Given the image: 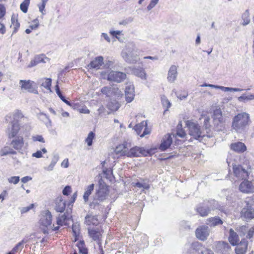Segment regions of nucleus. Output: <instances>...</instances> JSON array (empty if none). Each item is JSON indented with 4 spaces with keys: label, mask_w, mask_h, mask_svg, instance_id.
Listing matches in <instances>:
<instances>
[{
    "label": "nucleus",
    "mask_w": 254,
    "mask_h": 254,
    "mask_svg": "<svg viewBox=\"0 0 254 254\" xmlns=\"http://www.w3.org/2000/svg\"><path fill=\"white\" fill-rule=\"evenodd\" d=\"M251 123L250 114L245 112H242L233 117L231 127L236 132L242 133L246 131Z\"/></svg>",
    "instance_id": "obj_1"
},
{
    "label": "nucleus",
    "mask_w": 254,
    "mask_h": 254,
    "mask_svg": "<svg viewBox=\"0 0 254 254\" xmlns=\"http://www.w3.org/2000/svg\"><path fill=\"white\" fill-rule=\"evenodd\" d=\"M139 51L133 43H128L122 52V57L124 60L129 64H135L139 59Z\"/></svg>",
    "instance_id": "obj_2"
},
{
    "label": "nucleus",
    "mask_w": 254,
    "mask_h": 254,
    "mask_svg": "<svg viewBox=\"0 0 254 254\" xmlns=\"http://www.w3.org/2000/svg\"><path fill=\"white\" fill-rule=\"evenodd\" d=\"M52 215L49 210H44L41 212V216L40 220L41 226L43 232L44 234H48L49 230L52 229L53 231H57L59 229V226L52 225Z\"/></svg>",
    "instance_id": "obj_3"
},
{
    "label": "nucleus",
    "mask_w": 254,
    "mask_h": 254,
    "mask_svg": "<svg viewBox=\"0 0 254 254\" xmlns=\"http://www.w3.org/2000/svg\"><path fill=\"white\" fill-rule=\"evenodd\" d=\"M155 153V149L150 148L149 149H145L144 148H140L135 146L130 148L129 150H127L126 156L128 157H134L140 156L142 155L144 156L151 155Z\"/></svg>",
    "instance_id": "obj_4"
},
{
    "label": "nucleus",
    "mask_w": 254,
    "mask_h": 254,
    "mask_svg": "<svg viewBox=\"0 0 254 254\" xmlns=\"http://www.w3.org/2000/svg\"><path fill=\"white\" fill-rule=\"evenodd\" d=\"M189 129V134L196 139H199L204 136L198 124L187 121L186 123Z\"/></svg>",
    "instance_id": "obj_5"
},
{
    "label": "nucleus",
    "mask_w": 254,
    "mask_h": 254,
    "mask_svg": "<svg viewBox=\"0 0 254 254\" xmlns=\"http://www.w3.org/2000/svg\"><path fill=\"white\" fill-rule=\"evenodd\" d=\"M212 119L214 127L218 130H222L224 127L225 120L223 117L222 111L220 109L214 111Z\"/></svg>",
    "instance_id": "obj_6"
},
{
    "label": "nucleus",
    "mask_w": 254,
    "mask_h": 254,
    "mask_svg": "<svg viewBox=\"0 0 254 254\" xmlns=\"http://www.w3.org/2000/svg\"><path fill=\"white\" fill-rule=\"evenodd\" d=\"M6 133L9 139L14 138L18 135H20L21 131L19 123H9L6 129Z\"/></svg>",
    "instance_id": "obj_7"
},
{
    "label": "nucleus",
    "mask_w": 254,
    "mask_h": 254,
    "mask_svg": "<svg viewBox=\"0 0 254 254\" xmlns=\"http://www.w3.org/2000/svg\"><path fill=\"white\" fill-rule=\"evenodd\" d=\"M21 88L22 90L26 91L29 93L38 94V92L34 81L30 80H20L19 81Z\"/></svg>",
    "instance_id": "obj_8"
},
{
    "label": "nucleus",
    "mask_w": 254,
    "mask_h": 254,
    "mask_svg": "<svg viewBox=\"0 0 254 254\" xmlns=\"http://www.w3.org/2000/svg\"><path fill=\"white\" fill-rule=\"evenodd\" d=\"M233 173L238 180H246L249 174V171L240 165H233Z\"/></svg>",
    "instance_id": "obj_9"
},
{
    "label": "nucleus",
    "mask_w": 254,
    "mask_h": 254,
    "mask_svg": "<svg viewBox=\"0 0 254 254\" xmlns=\"http://www.w3.org/2000/svg\"><path fill=\"white\" fill-rule=\"evenodd\" d=\"M101 92L107 97H119L122 95V92L119 89L117 86L112 87L105 86L101 88Z\"/></svg>",
    "instance_id": "obj_10"
},
{
    "label": "nucleus",
    "mask_w": 254,
    "mask_h": 254,
    "mask_svg": "<svg viewBox=\"0 0 254 254\" xmlns=\"http://www.w3.org/2000/svg\"><path fill=\"white\" fill-rule=\"evenodd\" d=\"M127 75L125 73L117 71H110L107 74V79L120 83L126 78Z\"/></svg>",
    "instance_id": "obj_11"
},
{
    "label": "nucleus",
    "mask_w": 254,
    "mask_h": 254,
    "mask_svg": "<svg viewBox=\"0 0 254 254\" xmlns=\"http://www.w3.org/2000/svg\"><path fill=\"white\" fill-rule=\"evenodd\" d=\"M210 230L208 226L202 225L197 228L195 231L196 237L199 240L205 241L209 236Z\"/></svg>",
    "instance_id": "obj_12"
},
{
    "label": "nucleus",
    "mask_w": 254,
    "mask_h": 254,
    "mask_svg": "<svg viewBox=\"0 0 254 254\" xmlns=\"http://www.w3.org/2000/svg\"><path fill=\"white\" fill-rule=\"evenodd\" d=\"M109 194L108 187L106 185H100L99 189L96 192L95 196L100 201H103L107 198Z\"/></svg>",
    "instance_id": "obj_13"
},
{
    "label": "nucleus",
    "mask_w": 254,
    "mask_h": 254,
    "mask_svg": "<svg viewBox=\"0 0 254 254\" xmlns=\"http://www.w3.org/2000/svg\"><path fill=\"white\" fill-rule=\"evenodd\" d=\"M23 118L24 115L22 113L20 110H17L6 115L5 120L9 123H18L19 120Z\"/></svg>",
    "instance_id": "obj_14"
},
{
    "label": "nucleus",
    "mask_w": 254,
    "mask_h": 254,
    "mask_svg": "<svg viewBox=\"0 0 254 254\" xmlns=\"http://www.w3.org/2000/svg\"><path fill=\"white\" fill-rule=\"evenodd\" d=\"M245 205L241 211L243 217L247 219H252L254 218V209L249 204L247 201L244 202Z\"/></svg>",
    "instance_id": "obj_15"
},
{
    "label": "nucleus",
    "mask_w": 254,
    "mask_h": 254,
    "mask_svg": "<svg viewBox=\"0 0 254 254\" xmlns=\"http://www.w3.org/2000/svg\"><path fill=\"white\" fill-rule=\"evenodd\" d=\"M131 147L130 143L127 141L124 142L122 144L117 146L115 150L116 154L120 155L121 156H126V154Z\"/></svg>",
    "instance_id": "obj_16"
},
{
    "label": "nucleus",
    "mask_w": 254,
    "mask_h": 254,
    "mask_svg": "<svg viewBox=\"0 0 254 254\" xmlns=\"http://www.w3.org/2000/svg\"><path fill=\"white\" fill-rule=\"evenodd\" d=\"M239 190L244 193H253L254 192V186L251 182H249L248 180L244 181L240 185Z\"/></svg>",
    "instance_id": "obj_17"
},
{
    "label": "nucleus",
    "mask_w": 254,
    "mask_h": 254,
    "mask_svg": "<svg viewBox=\"0 0 254 254\" xmlns=\"http://www.w3.org/2000/svg\"><path fill=\"white\" fill-rule=\"evenodd\" d=\"M12 138L13 139L10 142V145L12 147L18 151L22 150L24 144L23 136L21 135H18L17 136L14 137Z\"/></svg>",
    "instance_id": "obj_18"
},
{
    "label": "nucleus",
    "mask_w": 254,
    "mask_h": 254,
    "mask_svg": "<svg viewBox=\"0 0 254 254\" xmlns=\"http://www.w3.org/2000/svg\"><path fill=\"white\" fill-rule=\"evenodd\" d=\"M178 66L172 65L169 69L167 73V80L170 83H174L177 79L178 76Z\"/></svg>",
    "instance_id": "obj_19"
},
{
    "label": "nucleus",
    "mask_w": 254,
    "mask_h": 254,
    "mask_svg": "<svg viewBox=\"0 0 254 254\" xmlns=\"http://www.w3.org/2000/svg\"><path fill=\"white\" fill-rule=\"evenodd\" d=\"M125 93L127 102H131L134 99L135 96L133 84L131 83L127 84L125 88Z\"/></svg>",
    "instance_id": "obj_20"
},
{
    "label": "nucleus",
    "mask_w": 254,
    "mask_h": 254,
    "mask_svg": "<svg viewBox=\"0 0 254 254\" xmlns=\"http://www.w3.org/2000/svg\"><path fill=\"white\" fill-rule=\"evenodd\" d=\"M230 147L232 150L238 153H243L247 150L245 144L240 141L232 143Z\"/></svg>",
    "instance_id": "obj_21"
},
{
    "label": "nucleus",
    "mask_w": 254,
    "mask_h": 254,
    "mask_svg": "<svg viewBox=\"0 0 254 254\" xmlns=\"http://www.w3.org/2000/svg\"><path fill=\"white\" fill-rule=\"evenodd\" d=\"M104 58L102 56H98L96 57L90 63L87 65L89 68H93L96 70L100 68V67L103 64Z\"/></svg>",
    "instance_id": "obj_22"
},
{
    "label": "nucleus",
    "mask_w": 254,
    "mask_h": 254,
    "mask_svg": "<svg viewBox=\"0 0 254 254\" xmlns=\"http://www.w3.org/2000/svg\"><path fill=\"white\" fill-rule=\"evenodd\" d=\"M248 245V243L246 240H242L240 243H238L235 249V253L236 254H245L247 252Z\"/></svg>",
    "instance_id": "obj_23"
},
{
    "label": "nucleus",
    "mask_w": 254,
    "mask_h": 254,
    "mask_svg": "<svg viewBox=\"0 0 254 254\" xmlns=\"http://www.w3.org/2000/svg\"><path fill=\"white\" fill-rule=\"evenodd\" d=\"M201 247V243L198 242H194L191 244L190 249L184 252V254H198Z\"/></svg>",
    "instance_id": "obj_24"
},
{
    "label": "nucleus",
    "mask_w": 254,
    "mask_h": 254,
    "mask_svg": "<svg viewBox=\"0 0 254 254\" xmlns=\"http://www.w3.org/2000/svg\"><path fill=\"white\" fill-rule=\"evenodd\" d=\"M172 142V139L170 134H167L163 137L160 145V149L161 151H165L168 148Z\"/></svg>",
    "instance_id": "obj_25"
},
{
    "label": "nucleus",
    "mask_w": 254,
    "mask_h": 254,
    "mask_svg": "<svg viewBox=\"0 0 254 254\" xmlns=\"http://www.w3.org/2000/svg\"><path fill=\"white\" fill-rule=\"evenodd\" d=\"M65 207V202L64 201L62 196L58 197L56 199L55 209L57 211L63 212Z\"/></svg>",
    "instance_id": "obj_26"
},
{
    "label": "nucleus",
    "mask_w": 254,
    "mask_h": 254,
    "mask_svg": "<svg viewBox=\"0 0 254 254\" xmlns=\"http://www.w3.org/2000/svg\"><path fill=\"white\" fill-rule=\"evenodd\" d=\"M197 211L201 216H207L210 211L208 204L205 201L201 205L197 208Z\"/></svg>",
    "instance_id": "obj_27"
},
{
    "label": "nucleus",
    "mask_w": 254,
    "mask_h": 254,
    "mask_svg": "<svg viewBox=\"0 0 254 254\" xmlns=\"http://www.w3.org/2000/svg\"><path fill=\"white\" fill-rule=\"evenodd\" d=\"M88 233L94 241H99L100 240L101 233L98 229H88Z\"/></svg>",
    "instance_id": "obj_28"
},
{
    "label": "nucleus",
    "mask_w": 254,
    "mask_h": 254,
    "mask_svg": "<svg viewBox=\"0 0 254 254\" xmlns=\"http://www.w3.org/2000/svg\"><path fill=\"white\" fill-rule=\"evenodd\" d=\"M229 241L233 246H236L239 241L238 235L232 229L229 231Z\"/></svg>",
    "instance_id": "obj_29"
},
{
    "label": "nucleus",
    "mask_w": 254,
    "mask_h": 254,
    "mask_svg": "<svg viewBox=\"0 0 254 254\" xmlns=\"http://www.w3.org/2000/svg\"><path fill=\"white\" fill-rule=\"evenodd\" d=\"M132 73L134 75L140 77L142 79H145V72L144 70L141 67H135L133 66L131 68Z\"/></svg>",
    "instance_id": "obj_30"
},
{
    "label": "nucleus",
    "mask_w": 254,
    "mask_h": 254,
    "mask_svg": "<svg viewBox=\"0 0 254 254\" xmlns=\"http://www.w3.org/2000/svg\"><path fill=\"white\" fill-rule=\"evenodd\" d=\"M85 223L88 225H97L99 223V221L96 216L87 215L85 218Z\"/></svg>",
    "instance_id": "obj_31"
},
{
    "label": "nucleus",
    "mask_w": 254,
    "mask_h": 254,
    "mask_svg": "<svg viewBox=\"0 0 254 254\" xmlns=\"http://www.w3.org/2000/svg\"><path fill=\"white\" fill-rule=\"evenodd\" d=\"M28 240L26 239H23L21 242L18 243L10 252L12 254L20 252L23 248L24 245L27 243Z\"/></svg>",
    "instance_id": "obj_32"
},
{
    "label": "nucleus",
    "mask_w": 254,
    "mask_h": 254,
    "mask_svg": "<svg viewBox=\"0 0 254 254\" xmlns=\"http://www.w3.org/2000/svg\"><path fill=\"white\" fill-rule=\"evenodd\" d=\"M70 219V218L67 217L65 214L61 215H59L57 218V224L60 227V226L66 225L67 221Z\"/></svg>",
    "instance_id": "obj_33"
},
{
    "label": "nucleus",
    "mask_w": 254,
    "mask_h": 254,
    "mask_svg": "<svg viewBox=\"0 0 254 254\" xmlns=\"http://www.w3.org/2000/svg\"><path fill=\"white\" fill-rule=\"evenodd\" d=\"M94 188V184H92L87 186L85 189V191L83 195V199L85 202H87L89 199V196L91 194Z\"/></svg>",
    "instance_id": "obj_34"
},
{
    "label": "nucleus",
    "mask_w": 254,
    "mask_h": 254,
    "mask_svg": "<svg viewBox=\"0 0 254 254\" xmlns=\"http://www.w3.org/2000/svg\"><path fill=\"white\" fill-rule=\"evenodd\" d=\"M207 224L210 226H215L223 223V221L218 217H212L207 220Z\"/></svg>",
    "instance_id": "obj_35"
},
{
    "label": "nucleus",
    "mask_w": 254,
    "mask_h": 254,
    "mask_svg": "<svg viewBox=\"0 0 254 254\" xmlns=\"http://www.w3.org/2000/svg\"><path fill=\"white\" fill-rule=\"evenodd\" d=\"M40 83H41V86L44 87L46 89L51 91V86L52 80L51 78H44L41 79L40 80Z\"/></svg>",
    "instance_id": "obj_36"
},
{
    "label": "nucleus",
    "mask_w": 254,
    "mask_h": 254,
    "mask_svg": "<svg viewBox=\"0 0 254 254\" xmlns=\"http://www.w3.org/2000/svg\"><path fill=\"white\" fill-rule=\"evenodd\" d=\"M0 153V155L3 156L8 154H15L16 152L10 147L6 146L1 149Z\"/></svg>",
    "instance_id": "obj_37"
},
{
    "label": "nucleus",
    "mask_w": 254,
    "mask_h": 254,
    "mask_svg": "<svg viewBox=\"0 0 254 254\" xmlns=\"http://www.w3.org/2000/svg\"><path fill=\"white\" fill-rule=\"evenodd\" d=\"M242 18L243 21L242 25H247L250 22V13L249 10H246L242 14Z\"/></svg>",
    "instance_id": "obj_38"
},
{
    "label": "nucleus",
    "mask_w": 254,
    "mask_h": 254,
    "mask_svg": "<svg viewBox=\"0 0 254 254\" xmlns=\"http://www.w3.org/2000/svg\"><path fill=\"white\" fill-rule=\"evenodd\" d=\"M108 108L112 111H117L120 106V104L116 101H113L109 102L107 105Z\"/></svg>",
    "instance_id": "obj_39"
},
{
    "label": "nucleus",
    "mask_w": 254,
    "mask_h": 254,
    "mask_svg": "<svg viewBox=\"0 0 254 254\" xmlns=\"http://www.w3.org/2000/svg\"><path fill=\"white\" fill-rule=\"evenodd\" d=\"M161 102L163 107L166 108L164 111V112H165L170 108L171 106V103L165 95H162L161 96Z\"/></svg>",
    "instance_id": "obj_40"
},
{
    "label": "nucleus",
    "mask_w": 254,
    "mask_h": 254,
    "mask_svg": "<svg viewBox=\"0 0 254 254\" xmlns=\"http://www.w3.org/2000/svg\"><path fill=\"white\" fill-rule=\"evenodd\" d=\"M133 186L138 188H142L144 190H148L150 188V185L148 183L143 180L142 182H137L135 183H133Z\"/></svg>",
    "instance_id": "obj_41"
},
{
    "label": "nucleus",
    "mask_w": 254,
    "mask_h": 254,
    "mask_svg": "<svg viewBox=\"0 0 254 254\" xmlns=\"http://www.w3.org/2000/svg\"><path fill=\"white\" fill-rule=\"evenodd\" d=\"M218 89H221V90L224 92H228V91H234V92H240L244 90L243 89L238 88H232L228 87H224L222 86H218Z\"/></svg>",
    "instance_id": "obj_42"
},
{
    "label": "nucleus",
    "mask_w": 254,
    "mask_h": 254,
    "mask_svg": "<svg viewBox=\"0 0 254 254\" xmlns=\"http://www.w3.org/2000/svg\"><path fill=\"white\" fill-rule=\"evenodd\" d=\"M254 99V93L253 94H249L246 95L244 94L238 97V100L240 102H245L246 101L252 100Z\"/></svg>",
    "instance_id": "obj_43"
},
{
    "label": "nucleus",
    "mask_w": 254,
    "mask_h": 254,
    "mask_svg": "<svg viewBox=\"0 0 254 254\" xmlns=\"http://www.w3.org/2000/svg\"><path fill=\"white\" fill-rule=\"evenodd\" d=\"M206 202L207 204H208V207L210 209V211L219 208L220 206L218 203L214 200H208L206 201Z\"/></svg>",
    "instance_id": "obj_44"
},
{
    "label": "nucleus",
    "mask_w": 254,
    "mask_h": 254,
    "mask_svg": "<svg viewBox=\"0 0 254 254\" xmlns=\"http://www.w3.org/2000/svg\"><path fill=\"white\" fill-rule=\"evenodd\" d=\"M84 245L85 244L83 241H80L77 244L79 253L82 254H87V249L84 247Z\"/></svg>",
    "instance_id": "obj_45"
},
{
    "label": "nucleus",
    "mask_w": 254,
    "mask_h": 254,
    "mask_svg": "<svg viewBox=\"0 0 254 254\" xmlns=\"http://www.w3.org/2000/svg\"><path fill=\"white\" fill-rule=\"evenodd\" d=\"M217 247L223 249L222 251V253L226 252L230 249L229 244L225 242H219L217 244Z\"/></svg>",
    "instance_id": "obj_46"
},
{
    "label": "nucleus",
    "mask_w": 254,
    "mask_h": 254,
    "mask_svg": "<svg viewBox=\"0 0 254 254\" xmlns=\"http://www.w3.org/2000/svg\"><path fill=\"white\" fill-rule=\"evenodd\" d=\"M72 230L73 235L75 237V241L77 240V237L78 236L80 232L79 225L78 223H75L72 225Z\"/></svg>",
    "instance_id": "obj_47"
},
{
    "label": "nucleus",
    "mask_w": 254,
    "mask_h": 254,
    "mask_svg": "<svg viewBox=\"0 0 254 254\" xmlns=\"http://www.w3.org/2000/svg\"><path fill=\"white\" fill-rule=\"evenodd\" d=\"M95 134L93 131H90L85 139V142L87 143L88 146H90L92 144L93 140L94 139Z\"/></svg>",
    "instance_id": "obj_48"
},
{
    "label": "nucleus",
    "mask_w": 254,
    "mask_h": 254,
    "mask_svg": "<svg viewBox=\"0 0 254 254\" xmlns=\"http://www.w3.org/2000/svg\"><path fill=\"white\" fill-rule=\"evenodd\" d=\"M147 126L146 122L143 121L140 124L136 125L134 127V129L136 131L137 134H139L141 130L144 128V127Z\"/></svg>",
    "instance_id": "obj_49"
},
{
    "label": "nucleus",
    "mask_w": 254,
    "mask_h": 254,
    "mask_svg": "<svg viewBox=\"0 0 254 254\" xmlns=\"http://www.w3.org/2000/svg\"><path fill=\"white\" fill-rule=\"evenodd\" d=\"M102 202V201H99L97 197L94 196L93 201L90 204V207L91 208L94 209H97L99 207L100 203Z\"/></svg>",
    "instance_id": "obj_50"
},
{
    "label": "nucleus",
    "mask_w": 254,
    "mask_h": 254,
    "mask_svg": "<svg viewBox=\"0 0 254 254\" xmlns=\"http://www.w3.org/2000/svg\"><path fill=\"white\" fill-rule=\"evenodd\" d=\"M11 27L14 29L13 33H16L18 28L19 27L20 24L18 22L17 20L13 17L11 18Z\"/></svg>",
    "instance_id": "obj_51"
},
{
    "label": "nucleus",
    "mask_w": 254,
    "mask_h": 254,
    "mask_svg": "<svg viewBox=\"0 0 254 254\" xmlns=\"http://www.w3.org/2000/svg\"><path fill=\"white\" fill-rule=\"evenodd\" d=\"M30 3V0H24L20 4V9L22 12L26 13Z\"/></svg>",
    "instance_id": "obj_52"
},
{
    "label": "nucleus",
    "mask_w": 254,
    "mask_h": 254,
    "mask_svg": "<svg viewBox=\"0 0 254 254\" xmlns=\"http://www.w3.org/2000/svg\"><path fill=\"white\" fill-rule=\"evenodd\" d=\"M47 151L46 148H43L41 150H38L35 153L32 154V157L37 158H40L42 157V153H46Z\"/></svg>",
    "instance_id": "obj_53"
},
{
    "label": "nucleus",
    "mask_w": 254,
    "mask_h": 254,
    "mask_svg": "<svg viewBox=\"0 0 254 254\" xmlns=\"http://www.w3.org/2000/svg\"><path fill=\"white\" fill-rule=\"evenodd\" d=\"M57 161L58 158H55L54 159L52 160L50 164L48 167H45L44 169L49 171H52L54 169V168L56 164L57 163Z\"/></svg>",
    "instance_id": "obj_54"
},
{
    "label": "nucleus",
    "mask_w": 254,
    "mask_h": 254,
    "mask_svg": "<svg viewBox=\"0 0 254 254\" xmlns=\"http://www.w3.org/2000/svg\"><path fill=\"white\" fill-rule=\"evenodd\" d=\"M159 0H151L149 4L147 6V10L150 11L158 3Z\"/></svg>",
    "instance_id": "obj_55"
},
{
    "label": "nucleus",
    "mask_w": 254,
    "mask_h": 254,
    "mask_svg": "<svg viewBox=\"0 0 254 254\" xmlns=\"http://www.w3.org/2000/svg\"><path fill=\"white\" fill-rule=\"evenodd\" d=\"M204 127H205L206 132L210 130V118L209 117H206L204 121Z\"/></svg>",
    "instance_id": "obj_56"
},
{
    "label": "nucleus",
    "mask_w": 254,
    "mask_h": 254,
    "mask_svg": "<svg viewBox=\"0 0 254 254\" xmlns=\"http://www.w3.org/2000/svg\"><path fill=\"white\" fill-rule=\"evenodd\" d=\"M35 58L38 64L40 63H46V62L45 60H48V59L47 57H45L44 55L37 56Z\"/></svg>",
    "instance_id": "obj_57"
},
{
    "label": "nucleus",
    "mask_w": 254,
    "mask_h": 254,
    "mask_svg": "<svg viewBox=\"0 0 254 254\" xmlns=\"http://www.w3.org/2000/svg\"><path fill=\"white\" fill-rule=\"evenodd\" d=\"M8 181L9 183L17 184L19 181V177H18V176L11 177L8 179Z\"/></svg>",
    "instance_id": "obj_58"
},
{
    "label": "nucleus",
    "mask_w": 254,
    "mask_h": 254,
    "mask_svg": "<svg viewBox=\"0 0 254 254\" xmlns=\"http://www.w3.org/2000/svg\"><path fill=\"white\" fill-rule=\"evenodd\" d=\"M38 118L41 120H43L44 122H46V121H48L50 123H51V121L49 118V117L43 113H40L38 114Z\"/></svg>",
    "instance_id": "obj_59"
},
{
    "label": "nucleus",
    "mask_w": 254,
    "mask_h": 254,
    "mask_svg": "<svg viewBox=\"0 0 254 254\" xmlns=\"http://www.w3.org/2000/svg\"><path fill=\"white\" fill-rule=\"evenodd\" d=\"M177 135H178L179 136H180L182 138L186 136V133L185 131L182 128L180 129L179 126H177Z\"/></svg>",
    "instance_id": "obj_60"
},
{
    "label": "nucleus",
    "mask_w": 254,
    "mask_h": 254,
    "mask_svg": "<svg viewBox=\"0 0 254 254\" xmlns=\"http://www.w3.org/2000/svg\"><path fill=\"white\" fill-rule=\"evenodd\" d=\"M82 105V104H81L80 103L70 102V105H69V106L72 107L73 109L78 111L79 109H80Z\"/></svg>",
    "instance_id": "obj_61"
},
{
    "label": "nucleus",
    "mask_w": 254,
    "mask_h": 254,
    "mask_svg": "<svg viewBox=\"0 0 254 254\" xmlns=\"http://www.w3.org/2000/svg\"><path fill=\"white\" fill-rule=\"evenodd\" d=\"M32 139L34 141H39L44 143L45 140L42 135H38L32 137Z\"/></svg>",
    "instance_id": "obj_62"
},
{
    "label": "nucleus",
    "mask_w": 254,
    "mask_h": 254,
    "mask_svg": "<svg viewBox=\"0 0 254 254\" xmlns=\"http://www.w3.org/2000/svg\"><path fill=\"white\" fill-rule=\"evenodd\" d=\"M46 5V4L42 3L38 4L39 11L42 13V15H44L45 14L44 9L45 8Z\"/></svg>",
    "instance_id": "obj_63"
},
{
    "label": "nucleus",
    "mask_w": 254,
    "mask_h": 254,
    "mask_svg": "<svg viewBox=\"0 0 254 254\" xmlns=\"http://www.w3.org/2000/svg\"><path fill=\"white\" fill-rule=\"evenodd\" d=\"M71 191V187L70 186H66L63 190L64 195H68Z\"/></svg>",
    "instance_id": "obj_64"
}]
</instances>
